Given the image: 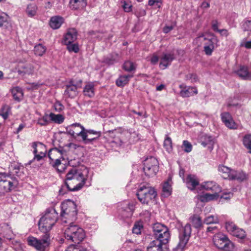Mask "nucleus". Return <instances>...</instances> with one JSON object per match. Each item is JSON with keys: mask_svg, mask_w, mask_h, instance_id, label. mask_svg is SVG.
<instances>
[{"mask_svg": "<svg viewBox=\"0 0 251 251\" xmlns=\"http://www.w3.org/2000/svg\"><path fill=\"white\" fill-rule=\"evenodd\" d=\"M201 144L204 147H207V148L211 151L213 150L214 141L211 136L205 135L203 137L201 141Z\"/></svg>", "mask_w": 251, "mask_h": 251, "instance_id": "obj_31", "label": "nucleus"}, {"mask_svg": "<svg viewBox=\"0 0 251 251\" xmlns=\"http://www.w3.org/2000/svg\"><path fill=\"white\" fill-rule=\"evenodd\" d=\"M158 170V162L154 157L150 156L144 160L143 171L147 176H155Z\"/></svg>", "mask_w": 251, "mask_h": 251, "instance_id": "obj_11", "label": "nucleus"}, {"mask_svg": "<svg viewBox=\"0 0 251 251\" xmlns=\"http://www.w3.org/2000/svg\"><path fill=\"white\" fill-rule=\"evenodd\" d=\"M61 209L60 216L62 222L67 223L68 219L71 221V224H72V221L76 219L77 214L75 203L70 201L64 202L61 204Z\"/></svg>", "mask_w": 251, "mask_h": 251, "instance_id": "obj_2", "label": "nucleus"}, {"mask_svg": "<svg viewBox=\"0 0 251 251\" xmlns=\"http://www.w3.org/2000/svg\"><path fill=\"white\" fill-rule=\"evenodd\" d=\"M191 221L194 226L196 228H200L202 226V223L201 217L195 215L191 218Z\"/></svg>", "mask_w": 251, "mask_h": 251, "instance_id": "obj_41", "label": "nucleus"}, {"mask_svg": "<svg viewBox=\"0 0 251 251\" xmlns=\"http://www.w3.org/2000/svg\"><path fill=\"white\" fill-rule=\"evenodd\" d=\"M157 195L154 188L143 185L138 190L137 196L139 201L143 204H148L153 200Z\"/></svg>", "mask_w": 251, "mask_h": 251, "instance_id": "obj_8", "label": "nucleus"}, {"mask_svg": "<svg viewBox=\"0 0 251 251\" xmlns=\"http://www.w3.org/2000/svg\"><path fill=\"white\" fill-rule=\"evenodd\" d=\"M197 40L205 41L204 44V51L205 54L211 55L214 49V41L215 37L213 34H207L201 33L197 38Z\"/></svg>", "mask_w": 251, "mask_h": 251, "instance_id": "obj_13", "label": "nucleus"}, {"mask_svg": "<svg viewBox=\"0 0 251 251\" xmlns=\"http://www.w3.org/2000/svg\"><path fill=\"white\" fill-rule=\"evenodd\" d=\"M66 155V151L63 149L53 148L49 151L48 156L50 158V164L59 172H63L65 169L62 167L61 169H59L58 167L61 164V160L65 159Z\"/></svg>", "mask_w": 251, "mask_h": 251, "instance_id": "obj_6", "label": "nucleus"}, {"mask_svg": "<svg viewBox=\"0 0 251 251\" xmlns=\"http://www.w3.org/2000/svg\"><path fill=\"white\" fill-rule=\"evenodd\" d=\"M244 146L249 150V152L251 153V135H245L243 139Z\"/></svg>", "mask_w": 251, "mask_h": 251, "instance_id": "obj_49", "label": "nucleus"}, {"mask_svg": "<svg viewBox=\"0 0 251 251\" xmlns=\"http://www.w3.org/2000/svg\"><path fill=\"white\" fill-rule=\"evenodd\" d=\"M186 79H190L192 82H196L198 80L197 76L195 74H190L186 75Z\"/></svg>", "mask_w": 251, "mask_h": 251, "instance_id": "obj_62", "label": "nucleus"}, {"mask_svg": "<svg viewBox=\"0 0 251 251\" xmlns=\"http://www.w3.org/2000/svg\"><path fill=\"white\" fill-rule=\"evenodd\" d=\"M85 133V139L82 140L83 142L86 144L92 143V142L96 140L101 135V132L97 131L92 129H86L84 130Z\"/></svg>", "mask_w": 251, "mask_h": 251, "instance_id": "obj_20", "label": "nucleus"}, {"mask_svg": "<svg viewBox=\"0 0 251 251\" xmlns=\"http://www.w3.org/2000/svg\"><path fill=\"white\" fill-rule=\"evenodd\" d=\"M65 238L75 244H79L85 238V233L84 230L77 225L70 224V225L65 230Z\"/></svg>", "mask_w": 251, "mask_h": 251, "instance_id": "obj_5", "label": "nucleus"}, {"mask_svg": "<svg viewBox=\"0 0 251 251\" xmlns=\"http://www.w3.org/2000/svg\"><path fill=\"white\" fill-rule=\"evenodd\" d=\"M49 115L50 121L54 123L60 124L64 122V117L61 114H55L53 113H50Z\"/></svg>", "mask_w": 251, "mask_h": 251, "instance_id": "obj_38", "label": "nucleus"}, {"mask_svg": "<svg viewBox=\"0 0 251 251\" xmlns=\"http://www.w3.org/2000/svg\"><path fill=\"white\" fill-rule=\"evenodd\" d=\"M63 23V19L60 16H54L50 18V26L53 29L59 28Z\"/></svg>", "mask_w": 251, "mask_h": 251, "instance_id": "obj_30", "label": "nucleus"}, {"mask_svg": "<svg viewBox=\"0 0 251 251\" xmlns=\"http://www.w3.org/2000/svg\"><path fill=\"white\" fill-rule=\"evenodd\" d=\"M232 235L240 239H243L246 237V232L244 230L238 227L232 233Z\"/></svg>", "mask_w": 251, "mask_h": 251, "instance_id": "obj_50", "label": "nucleus"}, {"mask_svg": "<svg viewBox=\"0 0 251 251\" xmlns=\"http://www.w3.org/2000/svg\"><path fill=\"white\" fill-rule=\"evenodd\" d=\"M77 33L75 28L69 29L64 37L63 42L64 44L73 43L77 38Z\"/></svg>", "mask_w": 251, "mask_h": 251, "instance_id": "obj_24", "label": "nucleus"}, {"mask_svg": "<svg viewBox=\"0 0 251 251\" xmlns=\"http://www.w3.org/2000/svg\"><path fill=\"white\" fill-rule=\"evenodd\" d=\"M88 170L87 168L83 169L72 168L70 169L66 175V178L73 179H87Z\"/></svg>", "mask_w": 251, "mask_h": 251, "instance_id": "obj_15", "label": "nucleus"}, {"mask_svg": "<svg viewBox=\"0 0 251 251\" xmlns=\"http://www.w3.org/2000/svg\"><path fill=\"white\" fill-rule=\"evenodd\" d=\"M214 199V195L209 194L208 193H206L203 195L200 196V200L201 201H209L212 200Z\"/></svg>", "mask_w": 251, "mask_h": 251, "instance_id": "obj_55", "label": "nucleus"}, {"mask_svg": "<svg viewBox=\"0 0 251 251\" xmlns=\"http://www.w3.org/2000/svg\"><path fill=\"white\" fill-rule=\"evenodd\" d=\"M11 93L13 99L18 101H19L21 100L24 95L22 89L19 87L13 88L11 90Z\"/></svg>", "mask_w": 251, "mask_h": 251, "instance_id": "obj_35", "label": "nucleus"}, {"mask_svg": "<svg viewBox=\"0 0 251 251\" xmlns=\"http://www.w3.org/2000/svg\"><path fill=\"white\" fill-rule=\"evenodd\" d=\"M234 72L243 79L251 80V72H249L247 66H240L239 69L235 70Z\"/></svg>", "mask_w": 251, "mask_h": 251, "instance_id": "obj_25", "label": "nucleus"}, {"mask_svg": "<svg viewBox=\"0 0 251 251\" xmlns=\"http://www.w3.org/2000/svg\"><path fill=\"white\" fill-rule=\"evenodd\" d=\"M222 122L225 124L227 122L228 120H231L232 118V116L228 112H224L221 115Z\"/></svg>", "mask_w": 251, "mask_h": 251, "instance_id": "obj_58", "label": "nucleus"}, {"mask_svg": "<svg viewBox=\"0 0 251 251\" xmlns=\"http://www.w3.org/2000/svg\"><path fill=\"white\" fill-rule=\"evenodd\" d=\"M10 112V107L8 105H4L0 110V116H1L4 120L8 118L9 113Z\"/></svg>", "mask_w": 251, "mask_h": 251, "instance_id": "obj_43", "label": "nucleus"}, {"mask_svg": "<svg viewBox=\"0 0 251 251\" xmlns=\"http://www.w3.org/2000/svg\"><path fill=\"white\" fill-rule=\"evenodd\" d=\"M152 228L154 240H158L159 242L167 245L171 237L168 228L159 223L153 224Z\"/></svg>", "mask_w": 251, "mask_h": 251, "instance_id": "obj_7", "label": "nucleus"}, {"mask_svg": "<svg viewBox=\"0 0 251 251\" xmlns=\"http://www.w3.org/2000/svg\"><path fill=\"white\" fill-rule=\"evenodd\" d=\"M179 88L181 89L180 95L182 97H189L198 93L196 88L187 86L184 84L180 85Z\"/></svg>", "mask_w": 251, "mask_h": 251, "instance_id": "obj_22", "label": "nucleus"}, {"mask_svg": "<svg viewBox=\"0 0 251 251\" xmlns=\"http://www.w3.org/2000/svg\"><path fill=\"white\" fill-rule=\"evenodd\" d=\"M182 148L186 152H190L192 150L191 144L187 140L183 141Z\"/></svg>", "mask_w": 251, "mask_h": 251, "instance_id": "obj_54", "label": "nucleus"}, {"mask_svg": "<svg viewBox=\"0 0 251 251\" xmlns=\"http://www.w3.org/2000/svg\"><path fill=\"white\" fill-rule=\"evenodd\" d=\"M162 195L164 197H168L172 193V187L168 181L165 182L162 186Z\"/></svg>", "mask_w": 251, "mask_h": 251, "instance_id": "obj_40", "label": "nucleus"}, {"mask_svg": "<svg viewBox=\"0 0 251 251\" xmlns=\"http://www.w3.org/2000/svg\"><path fill=\"white\" fill-rule=\"evenodd\" d=\"M87 179H73L66 178L64 184L59 190V194L64 195L68 191H77L80 190Z\"/></svg>", "mask_w": 251, "mask_h": 251, "instance_id": "obj_10", "label": "nucleus"}, {"mask_svg": "<svg viewBox=\"0 0 251 251\" xmlns=\"http://www.w3.org/2000/svg\"><path fill=\"white\" fill-rule=\"evenodd\" d=\"M166 245L158 240H153L148 246L147 251H163L164 246Z\"/></svg>", "mask_w": 251, "mask_h": 251, "instance_id": "obj_28", "label": "nucleus"}, {"mask_svg": "<svg viewBox=\"0 0 251 251\" xmlns=\"http://www.w3.org/2000/svg\"><path fill=\"white\" fill-rule=\"evenodd\" d=\"M83 94L85 96L92 98L95 96V88L93 83H89L83 89Z\"/></svg>", "mask_w": 251, "mask_h": 251, "instance_id": "obj_32", "label": "nucleus"}, {"mask_svg": "<svg viewBox=\"0 0 251 251\" xmlns=\"http://www.w3.org/2000/svg\"><path fill=\"white\" fill-rule=\"evenodd\" d=\"M17 72L19 75H32L34 74L35 70V67L33 65L29 63H24L19 62L18 64Z\"/></svg>", "mask_w": 251, "mask_h": 251, "instance_id": "obj_18", "label": "nucleus"}, {"mask_svg": "<svg viewBox=\"0 0 251 251\" xmlns=\"http://www.w3.org/2000/svg\"><path fill=\"white\" fill-rule=\"evenodd\" d=\"M58 219V214L53 208L47 209L39 222V228L43 232L49 233Z\"/></svg>", "mask_w": 251, "mask_h": 251, "instance_id": "obj_1", "label": "nucleus"}, {"mask_svg": "<svg viewBox=\"0 0 251 251\" xmlns=\"http://www.w3.org/2000/svg\"><path fill=\"white\" fill-rule=\"evenodd\" d=\"M142 227L143 226L139 224H135L132 229L133 233L136 234H140Z\"/></svg>", "mask_w": 251, "mask_h": 251, "instance_id": "obj_59", "label": "nucleus"}, {"mask_svg": "<svg viewBox=\"0 0 251 251\" xmlns=\"http://www.w3.org/2000/svg\"><path fill=\"white\" fill-rule=\"evenodd\" d=\"M18 183L16 178L11 176L10 174L0 173V196L14 189Z\"/></svg>", "mask_w": 251, "mask_h": 251, "instance_id": "obj_4", "label": "nucleus"}, {"mask_svg": "<svg viewBox=\"0 0 251 251\" xmlns=\"http://www.w3.org/2000/svg\"><path fill=\"white\" fill-rule=\"evenodd\" d=\"M219 222V220L217 216L210 215L206 217L203 221V223L206 225H210L212 224H218Z\"/></svg>", "mask_w": 251, "mask_h": 251, "instance_id": "obj_44", "label": "nucleus"}, {"mask_svg": "<svg viewBox=\"0 0 251 251\" xmlns=\"http://www.w3.org/2000/svg\"><path fill=\"white\" fill-rule=\"evenodd\" d=\"M175 59L174 53H164L160 58V67L162 69H166Z\"/></svg>", "mask_w": 251, "mask_h": 251, "instance_id": "obj_21", "label": "nucleus"}, {"mask_svg": "<svg viewBox=\"0 0 251 251\" xmlns=\"http://www.w3.org/2000/svg\"><path fill=\"white\" fill-rule=\"evenodd\" d=\"M134 210V205L130 203H124L121 207V213L124 218H128L132 216Z\"/></svg>", "mask_w": 251, "mask_h": 251, "instance_id": "obj_23", "label": "nucleus"}, {"mask_svg": "<svg viewBox=\"0 0 251 251\" xmlns=\"http://www.w3.org/2000/svg\"><path fill=\"white\" fill-rule=\"evenodd\" d=\"M50 122L49 114H45L44 116L38 119L37 124L41 126H46Z\"/></svg>", "mask_w": 251, "mask_h": 251, "instance_id": "obj_47", "label": "nucleus"}, {"mask_svg": "<svg viewBox=\"0 0 251 251\" xmlns=\"http://www.w3.org/2000/svg\"><path fill=\"white\" fill-rule=\"evenodd\" d=\"M32 147L34 149L33 153L34 154V157L32 160L29 161V164L35 160L40 161L42 159L46 156L47 152L45 146L40 142H33L32 144Z\"/></svg>", "mask_w": 251, "mask_h": 251, "instance_id": "obj_14", "label": "nucleus"}, {"mask_svg": "<svg viewBox=\"0 0 251 251\" xmlns=\"http://www.w3.org/2000/svg\"><path fill=\"white\" fill-rule=\"evenodd\" d=\"M246 178L245 174L241 172H238L234 170L231 172L229 180H237L240 181H243Z\"/></svg>", "mask_w": 251, "mask_h": 251, "instance_id": "obj_34", "label": "nucleus"}, {"mask_svg": "<svg viewBox=\"0 0 251 251\" xmlns=\"http://www.w3.org/2000/svg\"><path fill=\"white\" fill-rule=\"evenodd\" d=\"M67 48L68 50L70 52H77L79 51V47L77 44L70 43V44H67Z\"/></svg>", "mask_w": 251, "mask_h": 251, "instance_id": "obj_56", "label": "nucleus"}, {"mask_svg": "<svg viewBox=\"0 0 251 251\" xmlns=\"http://www.w3.org/2000/svg\"><path fill=\"white\" fill-rule=\"evenodd\" d=\"M121 6L126 12H129L132 11V5L129 0H121Z\"/></svg>", "mask_w": 251, "mask_h": 251, "instance_id": "obj_46", "label": "nucleus"}, {"mask_svg": "<svg viewBox=\"0 0 251 251\" xmlns=\"http://www.w3.org/2000/svg\"><path fill=\"white\" fill-rule=\"evenodd\" d=\"M188 189L193 190L199 184V181L197 176L194 175H189L184 181Z\"/></svg>", "mask_w": 251, "mask_h": 251, "instance_id": "obj_26", "label": "nucleus"}, {"mask_svg": "<svg viewBox=\"0 0 251 251\" xmlns=\"http://www.w3.org/2000/svg\"><path fill=\"white\" fill-rule=\"evenodd\" d=\"M237 227V226L232 222H228L226 224V228L227 231L231 234L236 230Z\"/></svg>", "mask_w": 251, "mask_h": 251, "instance_id": "obj_53", "label": "nucleus"}, {"mask_svg": "<svg viewBox=\"0 0 251 251\" xmlns=\"http://www.w3.org/2000/svg\"><path fill=\"white\" fill-rule=\"evenodd\" d=\"M133 76L132 75H127L120 76L116 81V85L119 87H124L128 83L129 79Z\"/></svg>", "mask_w": 251, "mask_h": 251, "instance_id": "obj_33", "label": "nucleus"}, {"mask_svg": "<svg viewBox=\"0 0 251 251\" xmlns=\"http://www.w3.org/2000/svg\"><path fill=\"white\" fill-rule=\"evenodd\" d=\"M28 245L32 247L38 251H45L49 247L50 243V237L49 233L44 232L40 238L33 236H29L27 238Z\"/></svg>", "mask_w": 251, "mask_h": 251, "instance_id": "obj_3", "label": "nucleus"}, {"mask_svg": "<svg viewBox=\"0 0 251 251\" xmlns=\"http://www.w3.org/2000/svg\"><path fill=\"white\" fill-rule=\"evenodd\" d=\"M202 187L206 190L218 191L220 190L218 185L214 181H207L202 184Z\"/></svg>", "mask_w": 251, "mask_h": 251, "instance_id": "obj_37", "label": "nucleus"}, {"mask_svg": "<svg viewBox=\"0 0 251 251\" xmlns=\"http://www.w3.org/2000/svg\"><path fill=\"white\" fill-rule=\"evenodd\" d=\"M232 171V169L224 165H219L218 167V171L224 179H229Z\"/></svg>", "mask_w": 251, "mask_h": 251, "instance_id": "obj_29", "label": "nucleus"}, {"mask_svg": "<svg viewBox=\"0 0 251 251\" xmlns=\"http://www.w3.org/2000/svg\"><path fill=\"white\" fill-rule=\"evenodd\" d=\"M225 125L226 127L230 129H237V125L234 122V120L232 118L231 119V120H228L227 122L225 123Z\"/></svg>", "mask_w": 251, "mask_h": 251, "instance_id": "obj_57", "label": "nucleus"}, {"mask_svg": "<svg viewBox=\"0 0 251 251\" xmlns=\"http://www.w3.org/2000/svg\"><path fill=\"white\" fill-rule=\"evenodd\" d=\"M163 147L168 152H171L173 150L172 140L168 135L165 136Z\"/></svg>", "mask_w": 251, "mask_h": 251, "instance_id": "obj_39", "label": "nucleus"}, {"mask_svg": "<svg viewBox=\"0 0 251 251\" xmlns=\"http://www.w3.org/2000/svg\"><path fill=\"white\" fill-rule=\"evenodd\" d=\"M37 7L35 5L31 4L27 6L26 12L29 17H33L36 14Z\"/></svg>", "mask_w": 251, "mask_h": 251, "instance_id": "obj_48", "label": "nucleus"}, {"mask_svg": "<svg viewBox=\"0 0 251 251\" xmlns=\"http://www.w3.org/2000/svg\"><path fill=\"white\" fill-rule=\"evenodd\" d=\"M9 19V16L6 13H0V27H6L8 24Z\"/></svg>", "mask_w": 251, "mask_h": 251, "instance_id": "obj_45", "label": "nucleus"}, {"mask_svg": "<svg viewBox=\"0 0 251 251\" xmlns=\"http://www.w3.org/2000/svg\"><path fill=\"white\" fill-rule=\"evenodd\" d=\"M85 128L79 123H75L71 125L68 128V132L73 137L76 138L77 136L81 137L82 140L85 139L86 135L84 133Z\"/></svg>", "mask_w": 251, "mask_h": 251, "instance_id": "obj_17", "label": "nucleus"}, {"mask_svg": "<svg viewBox=\"0 0 251 251\" xmlns=\"http://www.w3.org/2000/svg\"><path fill=\"white\" fill-rule=\"evenodd\" d=\"M175 25L172 24L170 25H166L163 28V31L165 33H168L174 29Z\"/></svg>", "mask_w": 251, "mask_h": 251, "instance_id": "obj_61", "label": "nucleus"}, {"mask_svg": "<svg viewBox=\"0 0 251 251\" xmlns=\"http://www.w3.org/2000/svg\"><path fill=\"white\" fill-rule=\"evenodd\" d=\"M64 108V106L59 101H56L54 104V108L56 111L60 112Z\"/></svg>", "mask_w": 251, "mask_h": 251, "instance_id": "obj_60", "label": "nucleus"}, {"mask_svg": "<svg viewBox=\"0 0 251 251\" xmlns=\"http://www.w3.org/2000/svg\"><path fill=\"white\" fill-rule=\"evenodd\" d=\"M179 228V242L177 245L178 249H183L188 243V240L191 236L192 228L189 224H187L184 226H182Z\"/></svg>", "mask_w": 251, "mask_h": 251, "instance_id": "obj_12", "label": "nucleus"}, {"mask_svg": "<svg viewBox=\"0 0 251 251\" xmlns=\"http://www.w3.org/2000/svg\"><path fill=\"white\" fill-rule=\"evenodd\" d=\"M212 28L216 32H219L220 29H218V23L217 21H213L212 23Z\"/></svg>", "mask_w": 251, "mask_h": 251, "instance_id": "obj_64", "label": "nucleus"}, {"mask_svg": "<svg viewBox=\"0 0 251 251\" xmlns=\"http://www.w3.org/2000/svg\"><path fill=\"white\" fill-rule=\"evenodd\" d=\"M218 231V228L216 226H210L207 228L206 232L212 233H216Z\"/></svg>", "mask_w": 251, "mask_h": 251, "instance_id": "obj_63", "label": "nucleus"}, {"mask_svg": "<svg viewBox=\"0 0 251 251\" xmlns=\"http://www.w3.org/2000/svg\"><path fill=\"white\" fill-rule=\"evenodd\" d=\"M46 50V48L41 44H39L34 47V51L36 55L42 56Z\"/></svg>", "mask_w": 251, "mask_h": 251, "instance_id": "obj_42", "label": "nucleus"}, {"mask_svg": "<svg viewBox=\"0 0 251 251\" xmlns=\"http://www.w3.org/2000/svg\"><path fill=\"white\" fill-rule=\"evenodd\" d=\"M119 54L116 52H112L109 55L105 57L103 62L108 65H112L117 61Z\"/></svg>", "mask_w": 251, "mask_h": 251, "instance_id": "obj_36", "label": "nucleus"}, {"mask_svg": "<svg viewBox=\"0 0 251 251\" xmlns=\"http://www.w3.org/2000/svg\"><path fill=\"white\" fill-rule=\"evenodd\" d=\"M0 235L8 240H12L15 237L11 227L6 223H2L0 225Z\"/></svg>", "mask_w": 251, "mask_h": 251, "instance_id": "obj_19", "label": "nucleus"}, {"mask_svg": "<svg viewBox=\"0 0 251 251\" xmlns=\"http://www.w3.org/2000/svg\"><path fill=\"white\" fill-rule=\"evenodd\" d=\"M81 80H79L76 83L73 80H71L66 85V89L64 93L65 97L71 99L75 97L77 95V89L81 87Z\"/></svg>", "mask_w": 251, "mask_h": 251, "instance_id": "obj_16", "label": "nucleus"}, {"mask_svg": "<svg viewBox=\"0 0 251 251\" xmlns=\"http://www.w3.org/2000/svg\"><path fill=\"white\" fill-rule=\"evenodd\" d=\"M87 4V0H70L69 5L73 10H81Z\"/></svg>", "mask_w": 251, "mask_h": 251, "instance_id": "obj_27", "label": "nucleus"}, {"mask_svg": "<svg viewBox=\"0 0 251 251\" xmlns=\"http://www.w3.org/2000/svg\"><path fill=\"white\" fill-rule=\"evenodd\" d=\"M241 26L244 31H251V20H244L241 23Z\"/></svg>", "mask_w": 251, "mask_h": 251, "instance_id": "obj_52", "label": "nucleus"}, {"mask_svg": "<svg viewBox=\"0 0 251 251\" xmlns=\"http://www.w3.org/2000/svg\"><path fill=\"white\" fill-rule=\"evenodd\" d=\"M213 241L215 246L223 251H234V245L227 237L221 233L215 234Z\"/></svg>", "mask_w": 251, "mask_h": 251, "instance_id": "obj_9", "label": "nucleus"}, {"mask_svg": "<svg viewBox=\"0 0 251 251\" xmlns=\"http://www.w3.org/2000/svg\"><path fill=\"white\" fill-rule=\"evenodd\" d=\"M134 63L130 61H126L123 65V69L127 72H132L135 70Z\"/></svg>", "mask_w": 251, "mask_h": 251, "instance_id": "obj_51", "label": "nucleus"}]
</instances>
